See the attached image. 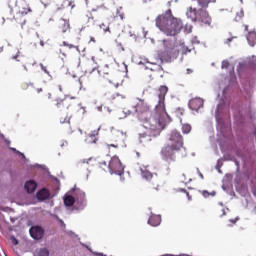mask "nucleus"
I'll return each mask as SVG.
<instances>
[{"label": "nucleus", "instance_id": "1", "mask_svg": "<svg viewBox=\"0 0 256 256\" xmlns=\"http://www.w3.org/2000/svg\"><path fill=\"white\" fill-rule=\"evenodd\" d=\"M168 91L167 86L159 88L156 96L158 103L152 113L149 112V106L146 105L145 101L139 98L134 100V113H138V117L143 123V129H145L139 134L140 143H149L151 137H159L161 131L171 123V118L165 109V95Z\"/></svg>", "mask_w": 256, "mask_h": 256}, {"label": "nucleus", "instance_id": "2", "mask_svg": "<svg viewBox=\"0 0 256 256\" xmlns=\"http://www.w3.org/2000/svg\"><path fill=\"white\" fill-rule=\"evenodd\" d=\"M156 27L168 37H175L183 29V22L179 18H175L171 9L159 15L156 18Z\"/></svg>", "mask_w": 256, "mask_h": 256}, {"label": "nucleus", "instance_id": "3", "mask_svg": "<svg viewBox=\"0 0 256 256\" xmlns=\"http://www.w3.org/2000/svg\"><path fill=\"white\" fill-rule=\"evenodd\" d=\"M179 51H181L182 55H187V53H191V49L185 46V42H180L179 45L175 46L173 42L169 40H163L162 47L158 51V57L160 61L169 63L177 59V55H179Z\"/></svg>", "mask_w": 256, "mask_h": 256}, {"label": "nucleus", "instance_id": "4", "mask_svg": "<svg viewBox=\"0 0 256 256\" xmlns=\"http://www.w3.org/2000/svg\"><path fill=\"white\" fill-rule=\"evenodd\" d=\"M65 207H72L73 211H83L87 207V195L80 188H72L63 197Z\"/></svg>", "mask_w": 256, "mask_h": 256}, {"label": "nucleus", "instance_id": "5", "mask_svg": "<svg viewBox=\"0 0 256 256\" xmlns=\"http://www.w3.org/2000/svg\"><path fill=\"white\" fill-rule=\"evenodd\" d=\"M227 111H229V107L225 104L224 100H221L217 105L215 117L217 122V131L222 135V137H224V139H227L229 133H231V126L229 124H223V116Z\"/></svg>", "mask_w": 256, "mask_h": 256}, {"label": "nucleus", "instance_id": "6", "mask_svg": "<svg viewBox=\"0 0 256 256\" xmlns=\"http://www.w3.org/2000/svg\"><path fill=\"white\" fill-rule=\"evenodd\" d=\"M174 149H180L183 153L181 154L182 157H185L187 155V152H185V147H183V136L181 133L177 130H173L169 135V144Z\"/></svg>", "mask_w": 256, "mask_h": 256}, {"label": "nucleus", "instance_id": "7", "mask_svg": "<svg viewBox=\"0 0 256 256\" xmlns=\"http://www.w3.org/2000/svg\"><path fill=\"white\" fill-rule=\"evenodd\" d=\"M108 169L111 175H119L121 177L125 173V166H123V163H121V160L117 156L111 158Z\"/></svg>", "mask_w": 256, "mask_h": 256}, {"label": "nucleus", "instance_id": "8", "mask_svg": "<svg viewBox=\"0 0 256 256\" xmlns=\"http://www.w3.org/2000/svg\"><path fill=\"white\" fill-rule=\"evenodd\" d=\"M175 151H183L180 149H175L171 144H168L164 148H162L161 155L162 159L165 161H173L175 159Z\"/></svg>", "mask_w": 256, "mask_h": 256}, {"label": "nucleus", "instance_id": "9", "mask_svg": "<svg viewBox=\"0 0 256 256\" xmlns=\"http://www.w3.org/2000/svg\"><path fill=\"white\" fill-rule=\"evenodd\" d=\"M10 11L12 13H20L21 15H27V13H31V8H22L19 9V6H17V1L11 0L9 3Z\"/></svg>", "mask_w": 256, "mask_h": 256}, {"label": "nucleus", "instance_id": "10", "mask_svg": "<svg viewBox=\"0 0 256 256\" xmlns=\"http://www.w3.org/2000/svg\"><path fill=\"white\" fill-rule=\"evenodd\" d=\"M30 235L32 239L39 241V239H43V235H45V230H43L40 226H34L30 228Z\"/></svg>", "mask_w": 256, "mask_h": 256}, {"label": "nucleus", "instance_id": "11", "mask_svg": "<svg viewBox=\"0 0 256 256\" xmlns=\"http://www.w3.org/2000/svg\"><path fill=\"white\" fill-rule=\"evenodd\" d=\"M204 105V100L201 98H194L189 101L188 106L192 111H199Z\"/></svg>", "mask_w": 256, "mask_h": 256}, {"label": "nucleus", "instance_id": "12", "mask_svg": "<svg viewBox=\"0 0 256 256\" xmlns=\"http://www.w3.org/2000/svg\"><path fill=\"white\" fill-rule=\"evenodd\" d=\"M229 67H231V71H230V79L232 81V83H235V65L229 63V60H223L222 61V65H221V69H229Z\"/></svg>", "mask_w": 256, "mask_h": 256}, {"label": "nucleus", "instance_id": "13", "mask_svg": "<svg viewBox=\"0 0 256 256\" xmlns=\"http://www.w3.org/2000/svg\"><path fill=\"white\" fill-rule=\"evenodd\" d=\"M140 171H141L142 179H145L146 181H151V179H153V177H155V175H157V174H153V173H151V171H149V166H142L140 168Z\"/></svg>", "mask_w": 256, "mask_h": 256}, {"label": "nucleus", "instance_id": "14", "mask_svg": "<svg viewBox=\"0 0 256 256\" xmlns=\"http://www.w3.org/2000/svg\"><path fill=\"white\" fill-rule=\"evenodd\" d=\"M38 201H47L51 197V192L47 188H42L36 194Z\"/></svg>", "mask_w": 256, "mask_h": 256}, {"label": "nucleus", "instance_id": "15", "mask_svg": "<svg viewBox=\"0 0 256 256\" xmlns=\"http://www.w3.org/2000/svg\"><path fill=\"white\" fill-rule=\"evenodd\" d=\"M148 225H151L152 227H159V225H161V215L151 213V216L148 219Z\"/></svg>", "mask_w": 256, "mask_h": 256}, {"label": "nucleus", "instance_id": "16", "mask_svg": "<svg viewBox=\"0 0 256 256\" xmlns=\"http://www.w3.org/2000/svg\"><path fill=\"white\" fill-rule=\"evenodd\" d=\"M24 189L27 191V193H35L37 190V182H35V180L26 181Z\"/></svg>", "mask_w": 256, "mask_h": 256}, {"label": "nucleus", "instance_id": "17", "mask_svg": "<svg viewBox=\"0 0 256 256\" xmlns=\"http://www.w3.org/2000/svg\"><path fill=\"white\" fill-rule=\"evenodd\" d=\"M246 39H247L248 44L250 45V47H255V45H256V32L255 31L249 32L246 36Z\"/></svg>", "mask_w": 256, "mask_h": 256}, {"label": "nucleus", "instance_id": "18", "mask_svg": "<svg viewBox=\"0 0 256 256\" xmlns=\"http://www.w3.org/2000/svg\"><path fill=\"white\" fill-rule=\"evenodd\" d=\"M97 135H99V130H95L89 136L85 139V143L91 144V143H97Z\"/></svg>", "mask_w": 256, "mask_h": 256}, {"label": "nucleus", "instance_id": "19", "mask_svg": "<svg viewBox=\"0 0 256 256\" xmlns=\"http://www.w3.org/2000/svg\"><path fill=\"white\" fill-rule=\"evenodd\" d=\"M199 193H201V195L205 199H207L208 197H215V195H217V192H215V191L209 192L207 190H201Z\"/></svg>", "mask_w": 256, "mask_h": 256}, {"label": "nucleus", "instance_id": "20", "mask_svg": "<svg viewBox=\"0 0 256 256\" xmlns=\"http://www.w3.org/2000/svg\"><path fill=\"white\" fill-rule=\"evenodd\" d=\"M182 133L184 135H189V133H191V125L187 123L182 124Z\"/></svg>", "mask_w": 256, "mask_h": 256}, {"label": "nucleus", "instance_id": "21", "mask_svg": "<svg viewBox=\"0 0 256 256\" xmlns=\"http://www.w3.org/2000/svg\"><path fill=\"white\" fill-rule=\"evenodd\" d=\"M61 21H63V23H64L62 26V32L67 33V31H69V29H70L69 20H65L62 18Z\"/></svg>", "mask_w": 256, "mask_h": 256}, {"label": "nucleus", "instance_id": "22", "mask_svg": "<svg viewBox=\"0 0 256 256\" xmlns=\"http://www.w3.org/2000/svg\"><path fill=\"white\" fill-rule=\"evenodd\" d=\"M36 253L38 256H49V250L47 248H40Z\"/></svg>", "mask_w": 256, "mask_h": 256}, {"label": "nucleus", "instance_id": "23", "mask_svg": "<svg viewBox=\"0 0 256 256\" xmlns=\"http://www.w3.org/2000/svg\"><path fill=\"white\" fill-rule=\"evenodd\" d=\"M243 17H245V12L243 11V9H241L239 12H237L235 21H241Z\"/></svg>", "mask_w": 256, "mask_h": 256}, {"label": "nucleus", "instance_id": "24", "mask_svg": "<svg viewBox=\"0 0 256 256\" xmlns=\"http://www.w3.org/2000/svg\"><path fill=\"white\" fill-rule=\"evenodd\" d=\"M123 8L119 7L116 10V13L118 15V17H120V19L123 21V19H125V13L122 12Z\"/></svg>", "mask_w": 256, "mask_h": 256}, {"label": "nucleus", "instance_id": "25", "mask_svg": "<svg viewBox=\"0 0 256 256\" xmlns=\"http://www.w3.org/2000/svg\"><path fill=\"white\" fill-rule=\"evenodd\" d=\"M132 114V112H131V110H124L123 112H122V115H119V119H125L126 117H129V115H131Z\"/></svg>", "mask_w": 256, "mask_h": 256}, {"label": "nucleus", "instance_id": "26", "mask_svg": "<svg viewBox=\"0 0 256 256\" xmlns=\"http://www.w3.org/2000/svg\"><path fill=\"white\" fill-rule=\"evenodd\" d=\"M84 247H86V249H88V251H90V253H92L93 255H97V256H107L103 253H99V252H93V250L89 247V246H86L85 244H83Z\"/></svg>", "mask_w": 256, "mask_h": 256}, {"label": "nucleus", "instance_id": "27", "mask_svg": "<svg viewBox=\"0 0 256 256\" xmlns=\"http://www.w3.org/2000/svg\"><path fill=\"white\" fill-rule=\"evenodd\" d=\"M221 167H223V160L218 159V162H217V165H216V169H217L218 173H221Z\"/></svg>", "mask_w": 256, "mask_h": 256}, {"label": "nucleus", "instance_id": "28", "mask_svg": "<svg viewBox=\"0 0 256 256\" xmlns=\"http://www.w3.org/2000/svg\"><path fill=\"white\" fill-rule=\"evenodd\" d=\"M72 117L73 115L68 114L63 120H60V123H70Z\"/></svg>", "mask_w": 256, "mask_h": 256}, {"label": "nucleus", "instance_id": "29", "mask_svg": "<svg viewBox=\"0 0 256 256\" xmlns=\"http://www.w3.org/2000/svg\"><path fill=\"white\" fill-rule=\"evenodd\" d=\"M55 101H56V107H57L58 109H61V105H63L64 99L57 98Z\"/></svg>", "mask_w": 256, "mask_h": 256}, {"label": "nucleus", "instance_id": "30", "mask_svg": "<svg viewBox=\"0 0 256 256\" xmlns=\"http://www.w3.org/2000/svg\"><path fill=\"white\" fill-rule=\"evenodd\" d=\"M12 151H14L15 153H17L18 155H20L21 157H23L25 160H27V158L25 157V154L21 153L20 151H18L15 148H10Z\"/></svg>", "mask_w": 256, "mask_h": 256}, {"label": "nucleus", "instance_id": "31", "mask_svg": "<svg viewBox=\"0 0 256 256\" xmlns=\"http://www.w3.org/2000/svg\"><path fill=\"white\" fill-rule=\"evenodd\" d=\"M10 241H12L13 245H19V240H17V238H15V236H11Z\"/></svg>", "mask_w": 256, "mask_h": 256}, {"label": "nucleus", "instance_id": "32", "mask_svg": "<svg viewBox=\"0 0 256 256\" xmlns=\"http://www.w3.org/2000/svg\"><path fill=\"white\" fill-rule=\"evenodd\" d=\"M191 43L192 45H199V40H197V36L192 38Z\"/></svg>", "mask_w": 256, "mask_h": 256}, {"label": "nucleus", "instance_id": "33", "mask_svg": "<svg viewBox=\"0 0 256 256\" xmlns=\"http://www.w3.org/2000/svg\"><path fill=\"white\" fill-rule=\"evenodd\" d=\"M99 69V66L96 64V66L93 67L92 70L88 71L89 75H92L94 71H97Z\"/></svg>", "mask_w": 256, "mask_h": 256}, {"label": "nucleus", "instance_id": "34", "mask_svg": "<svg viewBox=\"0 0 256 256\" xmlns=\"http://www.w3.org/2000/svg\"><path fill=\"white\" fill-rule=\"evenodd\" d=\"M100 29H103V31H105V33H107V31H109V26H105V24L100 25Z\"/></svg>", "mask_w": 256, "mask_h": 256}, {"label": "nucleus", "instance_id": "35", "mask_svg": "<svg viewBox=\"0 0 256 256\" xmlns=\"http://www.w3.org/2000/svg\"><path fill=\"white\" fill-rule=\"evenodd\" d=\"M180 191H181L182 193H186L188 200L191 201V195H189V192H187V190H185V189H180Z\"/></svg>", "mask_w": 256, "mask_h": 256}, {"label": "nucleus", "instance_id": "36", "mask_svg": "<svg viewBox=\"0 0 256 256\" xmlns=\"http://www.w3.org/2000/svg\"><path fill=\"white\" fill-rule=\"evenodd\" d=\"M192 29H193V26L189 25V26H186L185 31L186 33H191Z\"/></svg>", "mask_w": 256, "mask_h": 256}, {"label": "nucleus", "instance_id": "37", "mask_svg": "<svg viewBox=\"0 0 256 256\" xmlns=\"http://www.w3.org/2000/svg\"><path fill=\"white\" fill-rule=\"evenodd\" d=\"M42 71H44V73H46V75H48L49 77H51V74L47 71V67H42Z\"/></svg>", "mask_w": 256, "mask_h": 256}, {"label": "nucleus", "instance_id": "38", "mask_svg": "<svg viewBox=\"0 0 256 256\" xmlns=\"http://www.w3.org/2000/svg\"><path fill=\"white\" fill-rule=\"evenodd\" d=\"M231 41H233V37L226 39L224 43H225V45H229V43H231Z\"/></svg>", "mask_w": 256, "mask_h": 256}, {"label": "nucleus", "instance_id": "39", "mask_svg": "<svg viewBox=\"0 0 256 256\" xmlns=\"http://www.w3.org/2000/svg\"><path fill=\"white\" fill-rule=\"evenodd\" d=\"M117 135L118 136H121V137H125V133H123L122 131H116Z\"/></svg>", "mask_w": 256, "mask_h": 256}, {"label": "nucleus", "instance_id": "40", "mask_svg": "<svg viewBox=\"0 0 256 256\" xmlns=\"http://www.w3.org/2000/svg\"><path fill=\"white\" fill-rule=\"evenodd\" d=\"M230 223H237L239 221V217H236L235 219H230Z\"/></svg>", "mask_w": 256, "mask_h": 256}, {"label": "nucleus", "instance_id": "41", "mask_svg": "<svg viewBox=\"0 0 256 256\" xmlns=\"http://www.w3.org/2000/svg\"><path fill=\"white\" fill-rule=\"evenodd\" d=\"M68 47H69V49L75 48V49H77V51H79V48L77 46H75V45L68 44Z\"/></svg>", "mask_w": 256, "mask_h": 256}, {"label": "nucleus", "instance_id": "42", "mask_svg": "<svg viewBox=\"0 0 256 256\" xmlns=\"http://www.w3.org/2000/svg\"><path fill=\"white\" fill-rule=\"evenodd\" d=\"M90 161H91V158L83 159V160H80V163H89Z\"/></svg>", "mask_w": 256, "mask_h": 256}, {"label": "nucleus", "instance_id": "43", "mask_svg": "<svg viewBox=\"0 0 256 256\" xmlns=\"http://www.w3.org/2000/svg\"><path fill=\"white\" fill-rule=\"evenodd\" d=\"M67 145H69V142L63 141L60 147H67Z\"/></svg>", "mask_w": 256, "mask_h": 256}, {"label": "nucleus", "instance_id": "44", "mask_svg": "<svg viewBox=\"0 0 256 256\" xmlns=\"http://www.w3.org/2000/svg\"><path fill=\"white\" fill-rule=\"evenodd\" d=\"M184 112H185V111L180 108V109H178L177 114H178V115H183Z\"/></svg>", "mask_w": 256, "mask_h": 256}, {"label": "nucleus", "instance_id": "45", "mask_svg": "<svg viewBox=\"0 0 256 256\" xmlns=\"http://www.w3.org/2000/svg\"><path fill=\"white\" fill-rule=\"evenodd\" d=\"M53 180H54L55 184L58 185V187H59V185H61V183L59 182V179L53 178Z\"/></svg>", "mask_w": 256, "mask_h": 256}, {"label": "nucleus", "instance_id": "46", "mask_svg": "<svg viewBox=\"0 0 256 256\" xmlns=\"http://www.w3.org/2000/svg\"><path fill=\"white\" fill-rule=\"evenodd\" d=\"M34 167H40V169H46V166H45V165L41 166V165H39V164H35Z\"/></svg>", "mask_w": 256, "mask_h": 256}, {"label": "nucleus", "instance_id": "47", "mask_svg": "<svg viewBox=\"0 0 256 256\" xmlns=\"http://www.w3.org/2000/svg\"><path fill=\"white\" fill-rule=\"evenodd\" d=\"M78 83H80V90L83 89V81H81V78L78 79Z\"/></svg>", "mask_w": 256, "mask_h": 256}, {"label": "nucleus", "instance_id": "48", "mask_svg": "<svg viewBox=\"0 0 256 256\" xmlns=\"http://www.w3.org/2000/svg\"><path fill=\"white\" fill-rule=\"evenodd\" d=\"M130 37H133V39H134L135 41H137V35H135V34H133V33L130 32Z\"/></svg>", "mask_w": 256, "mask_h": 256}, {"label": "nucleus", "instance_id": "49", "mask_svg": "<svg viewBox=\"0 0 256 256\" xmlns=\"http://www.w3.org/2000/svg\"><path fill=\"white\" fill-rule=\"evenodd\" d=\"M78 107H81V109L83 110V115H85L86 111H85V107L81 106V104H78Z\"/></svg>", "mask_w": 256, "mask_h": 256}, {"label": "nucleus", "instance_id": "50", "mask_svg": "<svg viewBox=\"0 0 256 256\" xmlns=\"http://www.w3.org/2000/svg\"><path fill=\"white\" fill-rule=\"evenodd\" d=\"M59 223L62 225V227H65V222H63V220L59 219Z\"/></svg>", "mask_w": 256, "mask_h": 256}, {"label": "nucleus", "instance_id": "51", "mask_svg": "<svg viewBox=\"0 0 256 256\" xmlns=\"http://www.w3.org/2000/svg\"><path fill=\"white\" fill-rule=\"evenodd\" d=\"M98 111H103V106H97Z\"/></svg>", "mask_w": 256, "mask_h": 256}, {"label": "nucleus", "instance_id": "52", "mask_svg": "<svg viewBox=\"0 0 256 256\" xmlns=\"http://www.w3.org/2000/svg\"><path fill=\"white\" fill-rule=\"evenodd\" d=\"M116 97H121V99H125V96L120 95V94H116Z\"/></svg>", "mask_w": 256, "mask_h": 256}, {"label": "nucleus", "instance_id": "53", "mask_svg": "<svg viewBox=\"0 0 256 256\" xmlns=\"http://www.w3.org/2000/svg\"><path fill=\"white\" fill-rule=\"evenodd\" d=\"M64 47H69V43H67L66 41L63 42Z\"/></svg>", "mask_w": 256, "mask_h": 256}, {"label": "nucleus", "instance_id": "54", "mask_svg": "<svg viewBox=\"0 0 256 256\" xmlns=\"http://www.w3.org/2000/svg\"><path fill=\"white\" fill-rule=\"evenodd\" d=\"M100 165H105V166H107V162H106V161H102V162H100Z\"/></svg>", "mask_w": 256, "mask_h": 256}, {"label": "nucleus", "instance_id": "55", "mask_svg": "<svg viewBox=\"0 0 256 256\" xmlns=\"http://www.w3.org/2000/svg\"><path fill=\"white\" fill-rule=\"evenodd\" d=\"M40 45H41V47H44L45 46V42L40 41Z\"/></svg>", "mask_w": 256, "mask_h": 256}, {"label": "nucleus", "instance_id": "56", "mask_svg": "<svg viewBox=\"0 0 256 256\" xmlns=\"http://www.w3.org/2000/svg\"><path fill=\"white\" fill-rule=\"evenodd\" d=\"M69 5H70V7L73 9L74 7H75V4H73V3H69Z\"/></svg>", "mask_w": 256, "mask_h": 256}, {"label": "nucleus", "instance_id": "57", "mask_svg": "<svg viewBox=\"0 0 256 256\" xmlns=\"http://www.w3.org/2000/svg\"><path fill=\"white\" fill-rule=\"evenodd\" d=\"M41 91H43L42 88H38V89H37V93H41Z\"/></svg>", "mask_w": 256, "mask_h": 256}, {"label": "nucleus", "instance_id": "58", "mask_svg": "<svg viewBox=\"0 0 256 256\" xmlns=\"http://www.w3.org/2000/svg\"><path fill=\"white\" fill-rule=\"evenodd\" d=\"M90 41H92L93 43H95V38H94V37H91V38H90Z\"/></svg>", "mask_w": 256, "mask_h": 256}, {"label": "nucleus", "instance_id": "59", "mask_svg": "<svg viewBox=\"0 0 256 256\" xmlns=\"http://www.w3.org/2000/svg\"><path fill=\"white\" fill-rule=\"evenodd\" d=\"M23 67L25 71H29V69H27V65H23Z\"/></svg>", "mask_w": 256, "mask_h": 256}, {"label": "nucleus", "instance_id": "60", "mask_svg": "<svg viewBox=\"0 0 256 256\" xmlns=\"http://www.w3.org/2000/svg\"><path fill=\"white\" fill-rule=\"evenodd\" d=\"M225 216V209H222V217Z\"/></svg>", "mask_w": 256, "mask_h": 256}, {"label": "nucleus", "instance_id": "61", "mask_svg": "<svg viewBox=\"0 0 256 256\" xmlns=\"http://www.w3.org/2000/svg\"><path fill=\"white\" fill-rule=\"evenodd\" d=\"M17 57H19V54H18V55H16V56H13V57H12V59L17 60Z\"/></svg>", "mask_w": 256, "mask_h": 256}, {"label": "nucleus", "instance_id": "62", "mask_svg": "<svg viewBox=\"0 0 256 256\" xmlns=\"http://www.w3.org/2000/svg\"><path fill=\"white\" fill-rule=\"evenodd\" d=\"M109 147H117L115 144H110Z\"/></svg>", "mask_w": 256, "mask_h": 256}, {"label": "nucleus", "instance_id": "63", "mask_svg": "<svg viewBox=\"0 0 256 256\" xmlns=\"http://www.w3.org/2000/svg\"><path fill=\"white\" fill-rule=\"evenodd\" d=\"M59 91H63V87L59 85Z\"/></svg>", "mask_w": 256, "mask_h": 256}, {"label": "nucleus", "instance_id": "64", "mask_svg": "<svg viewBox=\"0 0 256 256\" xmlns=\"http://www.w3.org/2000/svg\"><path fill=\"white\" fill-rule=\"evenodd\" d=\"M91 59H92L93 63H95V57H93V56H92V58H91Z\"/></svg>", "mask_w": 256, "mask_h": 256}]
</instances>
